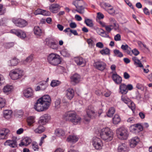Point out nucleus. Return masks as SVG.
Here are the masks:
<instances>
[{"label": "nucleus", "mask_w": 152, "mask_h": 152, "mask_svg": "<svg viewBox=\"0 0 152 152\" xmlns=\"http://www.w3.org/2000/svg\"><path fill=\"white\" fill-rule=\"evenodd\" d=\"M51 101V99L49 95H44L37 100L34 105V109L39 112L45 111L50 107Z\"/></svg>", "instance_id": "f257e3e1"}, {"label": "nucleus", "mask_w": 152, "mask_h": 152, "mask_svg": "<svg viewBox=\"0 0 152 152\" xmlns=\"http://www.w3.org/2000/svg\"><path fill=\"white\" fill-rule=\"evenodd\" d=\"M47 59L48 63L52 65L56 66L61 63L62 58L59 55L51 53L48 56Z\"/></svg>", "instance_id": "f03ea898"}, {"label": "nucleus", "mask_w": 152, "mask_h": 152, "mask_svg": "<svg viewBox=\"0 0 152 152\" xmlns=\"http://www.w3.org/2000/svg\"><path fill=\"white\" fill-rule=\"evenodd\" d=\"M100 135L102 139L107 142L112 140L113 136V132L108 127L102 129L100 132Z\"/></svg>", "instance_id": "7ed1b4c3"}, {"label": "nucleus", "mask_w": 152, "mask_h": 152, "mask_svg": "<svg viewBox=\"0 0 152 152\" xmlns=\"http://www.w3.org/2000/svg\"><path fill=\"white\" fill-rule=\"evenodd\" d=\"M24 74L23 70L17 68L11 70L10 72L9 76L12 79L15 80L21 78Z\"/></svg>", "instance_id": "20e7f679"}, {"label": "nucleus", "mask_w": 152, "mask_h": 152, "mask_svg": "<svg viewBox=\"0 0 152 152\" xmlns=\"http://www.w3.org/2000/svg\"><path fill=\"white\" fill-rule=\"evenodd\" d=\"M118 137L121 140H125L127 139L129 136L127 129L123 127H121L116 130Z\"/></svg>", "instance_id": "39448f33"}, {"label": "nucleus", "mask_w": 152, "mask_h": 152, "mask_svg": "<svg viewBox=\"0 0 152 152\" xmlns=\"http://www.w3.org/2000/svg\"><path fill=\"white\" fill-rule=\"evenodd\" d=\"M12 21L15 25L19 28H23L28 25L27 22L23 19L14 17L12 18Z\"/></svg>", "instance_id": "423d86ee"}, {"label": "nucleus", "mask_w": 152, "mask_h": 152, "mask_svg": "<svg viewBox=\"0 0 152 152\" xmlns=\"http://www.w3.org/2000/svg\"><path fill=\"white\" fill-rule=\"evenodd\" d=\"M133 86L131 84L126 85L124 83H121L119 87V93L123 95L127 94L128 91H131L133 89Z\"/></svg>", "instance_id": "0eeeda50"}, {"label": "nucleus", "mask_w": 152, "mask_h": 152, "mask_svg": "<svg viewBox=\"0 0 152 152\" xmlns=\"http://www.w3.org/2000/svg\"><path fill=\"white\" fill-rule=\"evenodd\" d=\"M93 65L95 69L102 72L106 68L107 64L104 61L99 59L94 61Z\"/></svg>", "instance_id": "6e6552de"}, {"label": "nucleus", "mask_w": 152, "mask_h": 152, "mask_svg": "<svg viewBox=\"0 0 152 152\" xmlns=\"http://www.w3.org/2000/svg\"><path fill=\"white\" fill-rule=\"evenodd\" d=\"M45 43L51 48L56 49L57 48L58 42L54 38L50 37L46 38Z\"/></svg>", "instance_id": "1a4fd4ad"}, {"label": "nucleus", "mask_w": 152, "mask_h": 152, "mask_svg": "<svg viewBox=\"0 0 152 152\" xmlns=\"http://www.w3.org/2000/svg\"><path fill=\"white\" fill-rule=\"evenodd\" d=\"M129 129L131 132L137 134L143 130V127L141 124H137L131 126Z\"/></svg>", "instance_id": "9d476101"}, {"label": "nucleus", "mask_w": 152, "mask_h": 152, "mask_svg": "<svg viewBox=\"0 0 152 152\" xmlns=\"http://www.w3.org/2000/svg\"><path fill=\"white\" fill-rule=\"evenodd\" d=\"M92 144L95 149L97 150L101 149L103 145L102 141L99 138L97 137L93 138Z\"/></svg>", "instance_id": "9b49d317"}, {"label": "nucleus", "mask_w": 152, "mask_h": 152, "mask_svg": "<svg viewBox=\"0 0 152 152\" xmlns=\"http://www.w3.org/2000/svg\"><path fill=\"white\" fill-rule=\"evenodd\" d=\"M76 114V113L75 112L67 111L63 115V118L66 121L71 122L74 119Z\"/></svg>", "instance_id": "f8f14e48"}, {"label": "nucleus", "mask_w": 152, "mask_h": 152, "mask_svg": "<svg viewBox=\"0 0 152 152\" xmlns=\"http://www.w3.org/2000/svg\"><path fill=\"white\" fill-rule=\"evenodd\" d=\"M86 112L87 116L90 118H94L96 116L97 113L95 112L94 107L92 105L88 106Z\"/></svg>", "instance_id": "ddd939ff"}, {"label": "nucleus", "mask_w": 152, "mask_h": 152, "mask_svg": "<svg viewBox=\"0 0 152 152\" xmlns=\"http://www.w3.org/2000/svg\"><path fill=\"white\" fill-rule=\"evenodd\" d=\"M112 74L111 78L115 83L117 85L120 84L122 82V77L118 75L116 72H110Z\"/></svg>", "instance_id": "4468645a"}, {"label": "nucleus", "mask_w": 152, "mask_h": 152, "mask_svg": "<svg viewBox=\"0 0 152 152\" xmlns=\"http://www.w3.org/2000/svg\"><path fill=\"white\" fill-rule=\"evenodd\" d=\"M11 32L22 39H24L26 37V34L25 32L21 30L12 29L11 31Z\"/></svg>", "instance_id": "2eb2a0df"}, {"label": "nucleus", "mask_w": 152, "mask_h": 152, "mask_svg": "<svg viewBox=\"0 0 152 152\" xmlns=\"http://www.w3.org/2000/svg\"><path fill=\"white\" fill-rule=\"evenodd\" d=\"M50 118V116L49 114H45L40 117L38 123L40 125H44L48 122Z\"/></svg>", "instance_id": "dca6fc26"}, {"label": "nucleus", "mask_w": 152, "mask_h": 152, "mask_svg": "<svg viewBox=\"0 0 152 152\" xmlns=\"http://www.w3.org/2000/svg\"><path fill=\"white\" fill-rule=\"evenodd\" d=\"M24 96L26 98L32 97L33 95V91L31 88H28L23 91Z\"/></svg>", "instance_id": "f3484780"}, {"label": "nucleus", "mask_w": 152, "mask_h": 152, "mask_svg": "<svg viewBox=\"0 0 152 152\" xmlns=\"http://www.w3.org/2000/svg\"><path fill=\"white\" fill-rule=\"evenodd\" d=\"M8 129H3L0 130V139H6L8 138V134L9 132Z\"/></svg>", "instance_id": "a211bd4d"}, {"label": "nucleus", "mask_w": 152, "mask_h": 152, "mask_svg": "<svg viewBox=\"0 0 152 152\" xmlns=\"http://www.w3.org/2000/svg\"><path fill=\"white\" fill-rule=\"evenodd\" d=\"M60 8V6L57 4H52L49 6V9L50 12L53 13H57Z\"/></svg>", "instance_id": "6ab92c4d"}, {"label": "nucleus", "mask_w": 152, "mask_h": 152, "mask_svg": "<svg viewBox=\"0 0 152 152\" xmlns=\"http://www.w3.org/2000/svg\"><path fill=\"white\" fill-rule=\"evenodd\" d=\"M140 141L139 138L137 137L132 138L129 141V145L131 148H134Z\"/></svg>", "instance_id": "aec40b11"}, {"label": "nucleus", "mask_w": 152, "mask_h": 152, "mask_svg": "<svg viewBox=\"0 0 152 152\" xmlns=\"http://www.w3.org/2000/svg\"><path fill=\"white\" fill-rule=\"evenodd\" d=\"M31 142V140L30 138L28 137H24L21 140L19 145L20 147L27 146L29 145Z\"/></svg>", "instance_id": "412c9836"}, {"label": "nucleus", "mask_w": 152, "mask_h": 152, "mask_svg": "<svg viewBox=\"0 0 152 152\" xmlns=\"http://www.w3.org/2000/svg\"><path fill=\"white\" fill-rule=\"evenodd\" d=\"M129 147L125 143H121L118 145V152H128Z\"/></svg>", "instance_id": "4be33fe9"}, {"label": "nucleus", "mask_w": 152, "mask_h": 152, "mask_svg": "<svg viewBox=\"0 0 152 152\" xmlns=\"http://www.w3.org/2000/svg\"><path fill=\"white\" fill-rule=\"evenodd\" d=\"M5 145L9 146L11 147L15 148L17 147V144L16 141L13 140H7L4 143Z\"/></svg>", "instance_id": "5701e85b"}, {"label": "nucleus", "mask_w": 152, "mask_h": 152, "mask_svg": "<svg viewBox=\"0 0 152 152\" xmlns=\"http://www.w3.org/2000/svg\"><path fill=\"white\" fill-rule=\"evenodd\" d=\"M80 75L77 73L74 74L70 77L71 81L75 83H78L80 80Z\"/></svg>", "instance_id": "b1692460"}, {"label": "nucleus", "mask_w": 152, "mask_h": 152, "mask_svg": "<svg viewBox=\"0 0 152 152\" xmlns=\"http://www.w3.org/2000/svg\"><path fill=\"white\" fill-rule=\"evenodd\" d=\"M66 96L69 100L72 99L74 96V91L72 88H68L66 91Z\"/></svg>", "instance_id": "393cba45"}, {"label": "nucleus", "mask_w": 152, "mask_h": 152, "mask_svg": "<svg viewBox=\"0 0 152 152\" xmlns=\"http://www.w3.org/2000/svg\"><path fill=\"white\" fill-rule=\"evenodd\" d=\"M78 137L75 135H69L67 138L66 141L68 142L74 143L78 140Z\"/></svg>", "instance_id": "a878e982"}, {"label": "nucleus", "mask_w": 152, "mask_h": 152, "mask_svg": "<svg viewBox=\"0 0 152 152\" xmlns=\"http://www.w3.org/2000/svg\"><path fill=\"white\" fill-rule=\"evenodd\" d=\"M54 133L56 136L58 137H63L65 135L64 131L61 129H56Z\"/></svg>", "instance_id": "bb28decb"}, {"label": "nucleus", "mask_w": 152, "mask_h": 152, "mask_svg": "<svg viewBox=\"0 0 152 152\" xmlns=\"http://www.w3.org/2000/svg\"><path fill=\"white\" fill-rule=\"evenodd\" d=\"M34 34L38 36H41L43 33L42 30L38 26H35L34 27Z\"/></svg>", "instance_id": "cd10ccee"}, {"label": "nucleus", "mask_w": 152, "mask_h": 152, "mask_svg": "<svg viewBox=\"0 0 152 152\" xmlns=\"http://www.w3.org/2000/svg\"><path fill=\"white\" fill-rule=\"evenodd\" d=\"M132 61L134 62V64L137 66L140 67H143V65L141 62L138 58L136 56H133L132 58Z\"/></svg>", "instance_id": "c85d7f7f"}, {"label": "nucleus", "mask_w": 152, "mask_h": 152, "mask_svg": "<svg viewBox=\"0 0 152 152\" xmlns=\"http://www.w3.org/2000/svg\"><path fill=\"white\" fill-rule=\"evenodd\" d=\"M75 61L77 65H85V60L82 57H77L75 58Z\"/></svg>", "instance_id": "c756f323"}, {"label": "nucleus", "mask_w": 152, "mask_h": 152, "mask_svg": "<svg viewBox=\"0 0 152 152\" xmlns=\"http://www.w3.org/2000/svg\"><path fill=\"white\" fill-rule=\"evenodd\" d=\"M81 120V118L76 114L74 118V119L72 120L71 122L74 125H76L80 123Z\"/></svg>", "instance_id": "7c9ffc66"}, {"label": "nucleus", "mask_w": 152, "mask_h": 152, "mask_svg": "<svg viewBox=\"0 0 152 152\" xmlns=\"http://www.w3.org/2000/svg\"><path fill=\"white\" fill-rule=\"evenodd\" d=\"M45 130V128L43 126L40 125L34 130V132L36 133L40 134L44 132Z\"/></svg>", "instance_id": "2f4dec72"}, {"label": "nucleus", "mask_w": 152, "mask_h": 152, "mask_svg": "<svg viewBox=\"0 0 152 152\" xmlns=\"http://www.w3.org/2000/svg\"><path fill=\"white\" fill-rule=\"evenodd\" d=\"M8 62L10 63V64H9V66H15L18 63V60L16 58L14 57V58L10 60Z\"/></svg>", "instance_id": "473e14b6"}, {"label": "nucleus", "mask_w": 152, "mask_h": 152, "mask_svg": "<svg viewBox=\"0 0 152 152\" xmlns=\"http://www.w3.org/2000/svg\"><path fill=\"white\" fill-rule=\"evenodd\" d=\"M13 88L12 86L7 85L3 88V92L5 93H9L11 92L12 89Z\"/></svg>", "instance_id": "72a5a7b5"}, {"label": "nucleus", "mask_w": 152, "mask_h": 152, "mask_svg": "<svg viewBox=\"0 0 152 152\" xmlns=\"http://www.w3.org/2000/svg\"><path fill=\"white\" fill-rule=\"evenodd\" d=\"M113 123L115 124H117L121 121L119 116L118 114H115L113 118Z\"/></svg>", "instance_id": "f704fd0d"}, {"label": "nucleus", "mask_w": 152, "mask_h": 152, "mask_svg": "<svg viewBox=\"0 0 152 152\" xmlns=\"http://www.w3.org/2000/svg\"><path fill=\"white\" fill-rule=\"evenodd\" d=\"M115 112V109L114 107H111L109 108L107 113V115L109 117H112Z\"/></svg>", "instance_id": "c9c22d12"}, {"label": "nucleus", "mask_w": 152, "mask_h": 152, "mask_svg": "<svg viewBox=\"0 0 152 152\" xmlns=\"http://www.w3.org/2000/svg\"><path fill=\"white\" fill-rule=\"evenodd\" d=\"M85 23L86 24L90 27H92L94 26L93 22L91 19L86 18L85 20Z\"/></svg>", "instance_id": "e433bc0d"}, {"label": "nucleus", "mask_w": 152, "mask_h": 152, "mask_svg": "<svg viewBox=\"0 0 152 152\" xmlns=\"http://www.w3.org/2000/svg\"><path fill=\"white\" fill-rule=\"evenodd\" d=\"M12 113L11 110H5L3 111L4 116L5 118L10 117Z\"/></svg>", "instance_id": "4c0bfd02"}, {"label": "nucleus", "mask_w": 152, "mask_h": 152, "mask_svg": "<svg viewBox=\"0 0 152 152\" xmlns=\"http://www.w3.org/2000/svg\"><path fill=\"white\" fill-rule=\"evenodd\" d=\"M27 121L28 124L29 126H31L35 122L34 118L32 116L28 117L27 118Z\"/></svg>", "instance_id": "58836bf2"}, {"label": "nucleus", "mask_w": 152, "mask_h": 152, "mask_svg": "<svg viewBox=\"0 0 152 152\" xmlns=\"http://www.w3.org/2000/svg\"><path fill=\"white\" fill-rule=\"evenodd\" d=\"M46 12L47 11H46L42 10L40 9H38L35 11L34 12V14L36 15L38 14H41L44 15H46Z\"/></svg>", "instance_id": "ea45409f"}, {"label": "nucleus", "mask_w": 152, "mask_h": 152, "mask_svg": "<svg viewBox=\"0 0 152 152\" xmlns=\"http://www.w3.org/2000/svg\"><path fill=\"white\" fill-rule=\"evenodd\" d=\"M61 83L60 81L57 80H53L50 84V86L52 87H55V86H59Z\"/></svg>", "instance_id": "a19ab883"}, {"label": "nucleus", "mask_w": 152, "mask_h": 152, "mask_svg": "<svg viewBox=\"0 0 152 152\" xmlns=\"http://www.w3.org/2000/svg\"><path fill=\"white\" fill-rule=\"evenodd\" d=\"M76 9L75 10L80 14H83L85 12V7L83 6H80V7H77Z\"/></svg>", "instance_id": "79ce46f5"}, {"label": "nucleus", "mask_w": 152, "mask_h": 152, "mask_svg": "<svg viewBox=\"0 0 152 152\" xmlns=\"http://www.w3.org/2000/svg\"><path fill=\"white\" fill-rule=\"evenodd\" d=\"M114 56L120 58H121L123 56L122 53L120 51L117 49H115L113 50Z\"/></svg>", "instance_id": "37998d69"}, {"label": "nucleus", "mask_w": 152, "mask_h": 152, "mask_svg": "<svg viewBox=\"0 0 152 152\" xmlns=\"http://www.w3.org/2000/svg\"><path fill=\"white\" fill-rule=\"evenodd\" d=\"M100 53L103 55H109L110 54V50L108 48H106L105 49H103L100 50Z\"/></svg>", "instance_id": "c03bdc74"}, {"label": "nucleus", "mask_w": 152, "mask_h": 152, "mask_svg": "<svg viewBox=\"0 0 152 152\" xmlns=\"http://www.w3.org/2000/svg\"><path fill=\"white\" fill-rule=\"evenodd\" d=\"M83 1L81 0H78L75 1L73 3V4L74 5L76 8L77 7H80V6H82Z\"/></svg>", "instance_id": "a18cd8bd"}, {"label": "nucleus", "mask_w": 152, "mask_h": 152, "mask_svg": "<svg viewBox=\"0 0 152 152\" xmlns=\"http://www.w3.org/2000/svg\"><path fill=\"white\" fill-rule=\"evenodd\" d=\"M41 90L43 91L45 90L47 87V84H46V82L45 81H42L39 83Z\"/></svg>", "instance_id": "49530a36"}, {"label": "nucleus", "mask_w": 152, "mask_h": 152, "mask_svg": "<svg viewBox=\"0 0 152 152\" xmlns=\"http://www.w3.org/2000/svg\"><path fill=\"white\" fill-rule=\"evenodd\" d=\"M14 45L13 42H6L4 43V45L5 48L7 49H9L13 47Z\"/></svg>", "instance_id": "de8ad7c7"}, {"label": "nucleus", "mask_w": 152, "mask_h": 152, "mask_svg": "<svg viewBox=\"0 0 152 152\" xmlns=\"http://www.w3.org/2000/svg\"><path fill=\"white\" fill-rule=\"evenodd\" d=\"M87 42L89 46L91 48L94 47L95 45L94 41L91 38L87 39Z\"/></svg>", "instance_id": "09e8293b"}, {"label": "nucleus", "mask_w": 152, "mask_h": 152, "mask_svg": "<svg viewBox=\"0 0 152 152\" xmlns=\"http://www.w3.org/2000/svg\"><path fill=\"white\" fill-rule=\"evenodd\" d=\"M121 100L127 105L130 103V102L131 101L130 99L124 96L123 95L121 96Z\"/></svg>", "instance_id": "8fccbe9b"}, {"label": "nucleus", "mask_w": 152, "mask_h": 152, "mask_svg": "<svg viewBox=\"0 0 152 152\" xmlns=\"http://www.w3.org/2000/svg\"><path fill=\"white\" fill-rule=\"evenodd\" d=\"M128 107L130 108L132 111L135 109V106L134 103L132 101L130 102V103L127 104Z\"/></svg>", "instance_id": "3c124183"}, {"label": "nucleus", "mask_w": 152, "mask_h": 152, "mask_svg": "<svg viewBox=\"0 0 152 152\" xmlns=\"http://www.w3.org/2000/svg\"><path fill=\"white\" fill-rule=\"evenodd\" d=\"M6 101L2 98H0V108L3 107L5 105Z\"/></svg>", "instance_id": "603ef678"}, {"label": "nucleus", "mask_w": 152, "mask_h": 152, "mask_svg": "<svg viewBox=\"0 0 152 152\" xmlns=\"http://www.w3.org/2000/svg\"><path fill=\"white\" fill-rule=\"evenodd\" d=\"M100 33L102 34L101 36L103 37H109V35H108V33H107L105 31L102 29H100Z\"/></svg>", "instance_id": "864d4df0"}, {"label": "nucleus", "mask_w": 152, "mask_h": 152, "mask_svg": "<svg viewBox=\"0 0 152 152\" xmlns=\"http://www.w3.org/2000/svg\"><path fill=\"white\" fill-rule=\"evenodd\" d=\"M6 12V9L3 8L2 4H0V15L4 14Z\"/></svg>", "instance_id": "5fc2aeb1"}, {"label": "nucleus", "mask_w": 152, "mask_h": 152, "mask_svg": "<svg viewBox=\"0 0 152 152\" xmlns=\"http://www.w3.org/2000/svg\"><path fill=\"white\" fill-rule=\"evenodd\" d=\"M32 148L34 151H38L39 149V146L36 144L33 143Z\"/></svg>", "instance_id": "6e6d98bb"}, {"label": "nucleus", "mask_w": 152, "mask_h": 152, "mask_svg": "<svg viewBox=\"0 0 152 152\" xmlns=\"http://www.w3.org/2000/svg\"><path fill=\"white\" fill-rule=\"evenodd\" d=\"M136 88L138 89L143 90L144 89L143 85L141 84L138 83L136 85Z\"/></svg>", "instance_id": "4d7b16f0"}, {"label": "nucleus", "mask_w": 152, "mask_h": 152, "mask_svg": "<svg viewBox=\"0 0 152 152\" xmlns=\"http://www.w3.org/2000/svg\"><path fill=\"white\" fill-rule=\"evenodd\" d=\"M132 53L135 56H137L140 53L139 51L136 48H134L132 50Z\"/></svg>", "instance_id": "13d9d810"}, {"label": "nucleus", "mask_w": 152, "mask_h": 152, "mask_svg": "<svg viewBox=\"0 0 152 152\" xmlns=\"http://www.w3.org/2000/svg\"><path fill=\"white\" fill-rule=\"evenodd\" d=\"M121 48L123 50H127L128 49L130 50L131 49V48L129 47L128 45L126 44L125 45H122L121 47Z\"/></svg>", "instance_id": "bf43d9fd"}, {"label": "nucleus", "mask_w": 152, "mask_h": 152, "mask_svg": "<svg viewBox=\"0 0 152 152\" xmlns=\"http://www.w3.org/2000/svg\"><path fill=\"white\" fill-rule=\"evenodd\" d=\"M114 39L115 41H118L121 40V35L119 34H117L115 36Z\"/></svg>", "instance_id": "052dcab7"}, {"label": "nucleus", "mask_w": 152, "mask_h": 152, "mask_svg": "<svg viewBox=\"0 0 152 152\" xmlns=\"http://www.w3.org/2000/svg\"><path fill=\"white\" fill-rule=\"evenodd\" d=\"M69 26L72 28H76L77 25L75 23L72 22L69 24Z\"/></svg>", "instance_id": "680f3d73"}, {"label": "nucleus", "mask_w": 152, "mask_h": 152, "mask_svg": "<svg viewBox=\"0 0 152 152\" xmlns=\"http://www.w3.org/2000/svg\"><path fill=\"white\" fill-rule=\"evenodd\" d=\"M96 46L97 47L102 48H103L104 45L102 42H99L96 44Z\"/></svg>", "instance_id": "e2e57ef3"}, {"label": "nucleus", "mask_w": 152, "mask_h": 152, "mask_svg": "<svg viewBox=\"0 0 152 152\" xmlns=\"http://www.w3.org/2000/svg\"><path fill=\"white\" fill-rule=\"evenodd\" d=\"M97 17L99 19H103L104 18V15L103 14L100 12H98L97 13Z\"/></svg>", "instance_id": "0e129e2a"}, {"label": "nucleus", "mask_w": 152, "mask_h": 152, "mask_svg": "<svg viewBox=\"0 0 152 152\" xmlns=\"http://www.w3.org/2000/svg\"><path fill=\"white\" fill-rule=\"evenodd\" d=\"M33 56L32 55L28 56L26 59L25 61L27 62H31L33 59Z\"/></svg>", "instance_id": "69168bd1"}, {"label": "nucleus", "mask_w": 152, "mask_h": 152, "mask_svg": "<svg viewBox=\"0 0 152 152\" xmlns=\"http://www.w3.org/2000/svg\"><path fill=\"white\" fill-rule=\"evenodd\" d=\"M123 76L124 78L126 79H128L130 77L129 75L126 72L124 73Z\"/></svg>", "instance_id": "338daca9"}, {"label": "nucleus", "mask_w": 152, "mask_h": 152, "mask_svg": "<svg viewBox=\"0 0 152 152\" xmlns=\"http://www.w3.org/2000/svg\"><path fill=\"white\" fill-rule=\"evenodd\" d=\"M112 26H106L104 27L105 28L106 31H107L108 33H110L112 30V28H111Z\"/></svg>", "instance_id": "774afa93"}]
</instances>
